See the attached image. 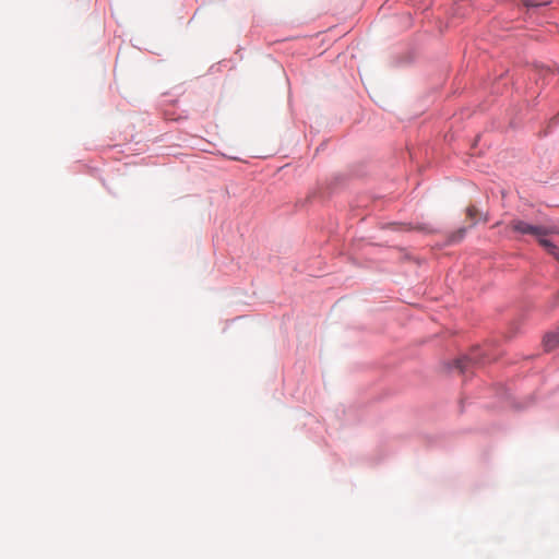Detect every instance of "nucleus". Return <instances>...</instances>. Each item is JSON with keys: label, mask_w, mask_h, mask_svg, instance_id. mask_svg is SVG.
<instances>
[{"label": "nucleus", "mask_w": 559, "mask_h": 559, "mask_svg": "<svg viewBox=\"0 0 559 559\" xmlns=\"http://www.w3.org/2000/svg\"><path fill=\"white\" fill-rule=\"evenodd\" d=\"M507 229L520 235H531L536 238L542 247L544 241H548L547 237L549 235L559 233L555 226L534 225L519 218L510 221L507 224Z\"/></svg>", "instance_id": "nucleus-1"}, {"label": "nucleus", "mask_w": 559, "mask_h": 559, "mask_svg": "<svg viewBox=\"0 0 559 559\" xmlns=\"http://www.w3.org/2000/svg\"><path fill=\"white\" fill-rule=\"evenodd\" d=\"M544 346L548 352L559 346V331L547 334L544 337Z\"/></svg>", "instance_id": "nucleus-2"}, {"label": "nucleus", "mask_w": 559, "mask_h": 559, "mask_svg": "<svg viewBox=\"0 0 559 559\" xmlns=\"http://www.w3.org/2000/svg\"><path fill=\"white\" fill-rule=\"evenodd\" d=\"M543 248L548 252L550 253L551 255H554V258L559 262V248L552 243L550 240H548L547 242H543Z\"/></svg>", "instance_id": "nucleus-3"}, {"label": "nucleus", "mask_w": 559, "mask_h": 559, "mask_svg": "<svg viewBox=\"0 0 559 559\" xmlns=\"http://www.w3.org/2000/svg\"><path fill=\"white\" fill-rule=\"evenodd\" d=\"M466 214L467 217L472 219L473 224L478 222L477 216L480 215V213L474 205L467 207Z\"/></svg>", "instance_id": "nucleus-4"}, {"label": "nucleus", "mask_w": 559, "mask_h": 559, "mask_svg": "<svg viewBox=\"0 0 559 559\" xmlns=\"http://www.w3.org/2000/svg\"><path fill=\"white\" fill-rule=\"evenodd\" d=\"M469 362V358L463 357L455 361V367L463 372L467 368V364Z\"/></svg>", "instance_id": "nucleus-5"}, {"label": "nucleus", "mask_w": 559, "mask_h": 559, "mask_svg": "<svg viewBox=\"0 0 559 559\" xmlns=\"http://www.w3.org/2000/svg\"><path fill=\"white\" fill-rule=\"evenodd\" d=\"M525 5L530 7H536L542 4H547L548 0H524Z\"/></svg>", "instance_id": "nucleus-6"}]
</instances>
